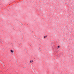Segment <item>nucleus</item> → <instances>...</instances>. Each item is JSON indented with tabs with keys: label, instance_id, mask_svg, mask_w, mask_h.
<instances>
[{
	"label": "nucleus",
	"instance_id": "nucleus-1",
	"mask_svg": "<svg viewBox=\"0 0 74 74\" xmlns=\"http://www.w3.org/2000/svg\"><path fill=\"white\" fill-rule=\"evenodd\" d=\"M30 63H33V60H31L30 61Z\"/></svg>",
	"mask_w": 74,
	"mask_h": 74
},
{
	"label": "nucleus",
	"instance_id": "nucleus-3",
	"mask_svg": "<svg viewBox=\"0 0 74 74\" xmlns=\"http://www.w3.org/2000/svg\"><path fill=\"white\" fill-rule=\"evenodd\" d=\"M44 38H47V36H44Z\"/></svg>",
	"mask_w": 74,
	"mask_h": 74
},
{
	"label": "nucleus",
	"instance_id": "nucleus-4",
	"mask_svg": "<svg viewBox=\"0 0 74 74\" xmlns=\"http://www.w3.org/2000/svg\"><path fill=\"white\" fill-rule=\"evenodd\" d=\"M60 47V46H58V48H59Z\"/></svg>",
	"mask_w": 74,
	"mask_h": 74
},
{
	"label": "nucleus",
	"instance_id": "nucleus-2",
	"mask_svg": "<svg viewBox=\"0 0 74 74\" xmlns=\"http://www.w3.org/2000/svg\"><path fill=\"white\" fill-rule=\"evenodd\" d=\"M11 52H12V53H13V52H14V51H13L12 50H11Z\"/></svg>",
	"mask_w": 74,
	"mask_h": 74
}]
</instances>
